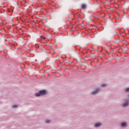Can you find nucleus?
<instances>
[{"instance_id": "1a4fd4ad", "label": "nucleus", "mask_w": 129, "mask_h": 129, "mask_svg": "<svg viewBox=\"0 0 129 129\" xmlns=\"http://www.w3.org/2000/svg\"><path fill=\"white\" fill-rule=\"evenodd\" d=\"M126 92H129V88L126 89Z\"/></svg>"}, {"instance_id": "f257e3e1", "label": "nucleus", "mask_w": 129, "mask_h": 129, "mask_svg": "<svg viewBox=\"0 0 129 129\" xmlns=\"http://www.w3.org/2000/svg\"><path fill=\"white\" fill-rule=\"evenodd\" d=\"M47 92L46 90L40 91L38 93L35 94V96H41V95H46Z\"/></svg>"}, {"instance_id": "20e7f679", "label": "nucleus", "mask_w": 129, "mask_h": 129, "mask_svg": "<svg viewBox=\"0 0 129 129\" xmlns=\"http://www.w3.org/2000/svg\"><path fill=\"white\" fill-rule=\"evenodd\" d=\"M129 104L128 101H126L123 105V107H125L126 106H128Z\"/></svg>"}, {"instance_id": "39448f33", "label": "nucleus", "mask_w": 129, "mask_h": 129, "mask_svg": "<svg viewBox=\"0 0 129 129\" xmlns=\"http://www.w3.org/2000/svg\"><path fill=\"white\" fill-rule=\"evenodd\" d=\"M100 125H101V123H100V122L97 123L95 124L96 127H99V126H100Z\"/></svg>"}, {"instance_id": "423d86ee", "label": "nucleus", "mask_w": 129, "mask_h": 129, "mask_svg": "<svg viewBox=\"0 0 129 129\" xmlns=\"http://www.w3.org/2000/svg\"><path fill=\"white\" fill-rule=\"evenodd\" d=\"M121 126H126V123L125 122H123L121 123Z\"/></svg>"}, {"instance_id": "9b49d317", "label": "nucleus", "mask_w": 129, "mask_h": 129, "mask_svg": "<svg viewBox=\"0 0 129 129\" xmlns=\"http://www.w3.org/2000/svg\"><path fill=\"white\" fill-rule=\"evenodd\" d=\"M50 120H46V123H49V122H50Z\"/></svg>"}, {"instance_id": "f03ea898", "label": "nucleus", "mask_w": 129, "mask_h": 129, "mask_svg": "<svg viewBox=\"0 0 129 129\" xmlns=\"http://www.w3.org/2000/svg\"><path fill=\"white\" fill-rule=\"evenodd\" d=\"M99 90H100V89H98L96 91L93 92L92 93V95H95V94H97V93H98V92H99Z\"/></svg>"}, {"instance_id": "9d476101", "label": "nucleus", "mask_w": 129, "mask_h": 129, "mask_svg": "<svg viewBox=\"0 0 129 129\" xmlns=\"http://www.w3.org/2000/svg\"><path fill=\"white\" fill-rule=\"evenodd\" d=\"M40 38H41V39H46V38L44 37V36H40Z\"/></svg>"}, {"instance_id": "7ed1b4c3", "label": "nucleus", "mask_w": 129, "mask_h": 129, "mask_svg": "<svg viewBox=\"0 0 129 129\" xmlns=\"http://www.w3.org/2000/svg\"><path fill=\"white\" fill-rule=\"evenodd\" d=\"M87 8V5L85 4H83L81 5V9H83V10H85Z\"/></svg>"}, {"instance_id": "6e6552de", "label": "nucleus", "mask_w": 129, "mask_h": 129, "mask_svg": "<svg viewBox=\"0 0 129 129\" xmlns=\"http://www.w3.org/2000/svg\"><path fill=\"white\" fill-rule=\"evenodd\" d=\"M13 108H16V107H18V106L17 105H14L12 106Z\"/></svg>"}, {"instance_id": "0eeeda50", "label": "nucleus", "mask_w": 129, "mask_h": 129, "mask_svg": "<svg viewBox=\"0 0 129 129\" xmlns=\"http://www.w3.org/2000/svg\"><path fill=\"white\" fill-rule=\"evenodd\" d=\"M106 86H107V85H106L105 84H103L102 85V87H106Z\"/></svg>"}]
</instances>
